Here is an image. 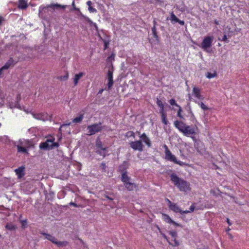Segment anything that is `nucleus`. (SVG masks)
Instances as JSON below:
<instances>
[{
    "mask_svg": "<svg viewBox=\"0 0 249 249\" xmlns=\"http://www.w3.org/2000/svg\"><path fill=\"white\" fill-rule=\"evenodd\" d=\"M15 172L17 175L18 178H21L25 175V168L24 166H21L15 169Z\"/></svg>",
    "mask_w": 249,
    "mask_h": 249,
    "instance_id": "12",
    "label": "nucleus"
},
{
    "mask_svg": "<svg viewBox=\"0 0 249 249\" xmlns=\"http://www.w3.org/2000/svg\"><path fill=\"white\" fill-rule=\"evenodd\" d=\"M130 179V177L127 176V173L122 174L121 180L124 184L127 183V182H129Z\"/></svg>",
    "mask_w": 249,
    "mask_h": 249,
    "instance_id": "25",
    "label": "nucleus"
},
{
    "mask_svg": "<svg viewBox=\"0 0 249 249\" xmlns=\"http://www.w3.org/2000/svg\"><path fill=\"white\" fill-rule=\"evenodd\" d=\"M4 21V18L0 16V26L1 25L2 22Z\"/></svg>",
    "mask_w": 249,
    "mask_h": 249,
    "instance_id": "58",
    "label": "nucleus"
},
{
    "mask_svg": "<svg viewBox=\"0 0 249 249\" xmlns=\"http://www.w3.org/2000/svg\"><path fill=\"white\" fill-rule=\"evenodd\" d=\"M177 22H178L181 25H184V24H185V22H184V21L181 20H180L179 19H178V20Z\"/></svg>",
    "mask_w": 249,
    "mask_h": 249,
    "instance_id": "52",
    "label": "nucleus"
},
{
    "mask_svg": "<svg viewBox=\"0 0 249 249\" xmlns=\"http://www.w3.org/2000/svg\"><path fill=\"white\" fill-rule=\"evenodd\" d=\"M96 153L101 156H103V157H105L107 155V151H104L101 149H100V150H97L96 151Z\"/></svg>",
    "mask_w": 249,
    "mask_h": 249,
    "instance_id": "38",
    "label": "nucleus"
},
{
    "mask_svg": "<svg viewBox=\"0 0 249 249\" xmlns=\"http://www.w3.org/2000/svg\"><path fill=\"white\" fill-rule=\"evenodd\" d=\"M17 147L18 152L29 154L27 149L26 147H24L23 145H17Z\"/></svg>",
    "mask_w": 249,
    "mask_h": 249,
    "instance_id": "27",
    "label": "nucleus"
},
{
    "mask_svg": "<svg viewBox=\"0 0 249 249\" xmlns=\"http://www.w3.org/2000/svg\"><path fill=\"white\" fill-rule=\"evenodd\" d=\"M84 118V114H80L79 116L76 117L72 120L74 123H80Z\"/></svg>",
    "mask_w": 249,
    "mask_h": 249,
    "instance_id": "32",
    "label": "nucleus"
},
{
    "mask_svg": "<svg viewBox=\"0 0 249 249\" xmlns=\"http://www.w3.org/2000/svg\"><path fill=\"white\" fill-rule=\"evenodd\" d=\"M193 92L195 96L198 99H202L203 97L200 94V89L198 88L194 87L193 89Z\"/></svg>",
    "mask_w": 249,
    "mask_h": 249,
    "instance_id": "19",
    "label": "nucleus"
},
{
    "mask_svg": "<svg viewBox=\"0 0 249 249\" xmlns=\"http://www.w3.org/2000/svg\"><path fill=\"white\" fill-rule=\"evenodd\" d=\"M164 147L165 148V153L166 160L171 161H173L174 163L178 164L180 166L185 165V164L184 162L179 160H177L175 156L172 154L171 152L169 150L168 147L166 145H164Z\"/></svg>",
    "mask_w": 249,
    "mask_h": 249,
    "instance_id": "7",
    "label": "nucleus"
},
{
    "mask_svg": "<svg viewBox=\"0 0 249 249\" xmlns=\"http://www.w3.org/2000/svg\"><path fill=\"white\" fill-rule=\"evenodd\" d=\"M126 136L127 137H133L134 138H135V133L133 131H130L127 132L126 133Z\"/></svg>",
    "mask_w": 249,
    "mask_h": 249,
    "instance_id": "42",
    "label": "nucleus"
},
{
    "mask_svg": "<svg viewBox=\"0 0 249 249\" xmlns=\"http://www.w3.org/2000/svg\"><path fill=\"white\" fill-rule=\"evenodd\" d=\"M87 129L88 130V135L89 136L101 132L103 129L102 123L100 122L98 124H93L88 125L87 127Z\"/></svg>",
    "mask_w": 249,
    "mask_h": 249,
    "instance_id": "6",
    "label": "nucleus"
},
{
    "mask_svg": "<svg viewBox=\"0 0 249 249\" xmlns=\"http://www.w3.org/2000/svg\"><path fill=\"white\" fill-rule=\"evenodd\" d=\"M168 201V206L170 210L175 213H179L181 212L180 208L175 203H172L169 199H167Z\"/></svg>",
    "mask_w": 249,
    "mask_h": 249,
    "instance_id": "13",
    "label": "nucleus"
},
{
    "mask_svg": "<svg viewBox=\"0 0 249 249\" xmlns=\"http://www.w3.org/2000/svg\"><path fill=\"white\" fill-rule=\"evenodd\" d=\"M6 230L10 231H15L17 228L16 225L13 224L12 223H7L5 226Z\"/></svg>",
    "mask_w": 249,
    "mask_h": 249,
    "instance_id": "23",
    "label": "nucleus"
},
{
    "mask_svg": "<svg viewBox=\"0 0 249 249\" xmlns=\"http://www.w3.org/2000/svg\"><path fill=\"white\" fill-rule=\"evenodd\" d=\"M17 63L16 61H15L12 58H10L8 61L5 63V64L3 66V69H5L7 70L10 67H13L15 64Z\"/></svg>",
    "mask_w": 249,
    "mask_h": 249,
    "instance_id": "16",
    "label": "nucleus"
},
{
    "mask_svg": "<svg viewBox=\"0 0 249 249\" xmlns=\"http://www.w3.org/2000/svg\"><path fill=\"white\" fill-rule=\"evenodd\" d=\"M87 4L88 5V10L90 13H96L97 10L91 6L92 2L90 0H89L87 2Z\"/></svg>",
    "mask_w": 249,
    "mask_h": 249,
    "instance_id": "31",
    "label": "nucleus"
},
{
    "mask_svg": "<svg viewBox=\"0 0 249 249\" xmlns=\"http://www.w3.org/2000/svg\"><path fill=\"white\" fill-rule=\"evenodd\" d=\"M177 116L178 117H179L180 119L181 120H185V118L184 117H183V116L182 115L181 113H179V112H177Z\"/></svg>",
    "mask_w": 249,
    "mask_h": 249,
    "instance_id": "45",
    "label": "nucleus"
},
{
    "mask_svg": "<svg viewBox=\"0 0 249 249\" xmlns=\"http://www.w3.org/2000/svg\"><path fill=\"white\" fill-rule=\"evenodd\" d=\"M171 19L172 22L174 24L175 22H177L178 20V18L175 16V15L172 12L171 14Z\"/></svg>",
    "mask_w": 249,
    "mask_h": 249,
    "instance_id": "34",
    "label": "nucleus"
},
{
    "mask_svg": "<svg viewBox=\"0 0 249 249\" xmlns=\"http://www.w3.org/2000/svg\"><path fill=\"white\" fill-rule=\"evenodd\" d=\"M18 7L22 9H25L27 7V2L25 0H19Z\"/></svg>",
    "mask_w": 249,
    "mask_h": 249,
    "instance_id": "30",
    "label": "nucleus"
},
{
    "mask_svg": "<svg viewBox=\"0 0 249 249\" xmlns=\"http://www.w3.org/2000/svg\"><path fill=\"white\" fill-rule=\"evenodd\" d=\"M231 230V229L229 227L228 228V229H227V230H226V232H227V234L229 233V231Z\"/></svg>",
    "mask_w": 249,
    "mask_h": 249,
    "instance_id": "62",
    "label": "nucleus"
},
{
    "mask_svg": "<svg viewBox=\"0 0 249 249\" xmlns=\"http://www.w3.org/2000/svg\"><path fill=\"white\" fill-rule=\"evenodd\" d=\"M84 75V73L81 72H79L78 74H76L74 76V84L75 86H76L79 80Z\"/></svg>",
    "mask_w": 249,
    "mask_h": 249,
    "instance_id": "28",
    "label": "nucleus"
},
{
    "mask_svg": "<svg viewBox=\"0 0 249 249\" xmlns=\"http://www.w3.org/2000/svg\"><path fill=\"white\" fill-rule=\"evenodd\" d=\"M170 104L171 106H175L178 107L179 105L177 104L176 100L174 99H171L169 101Z\"/></svg>",
    "mask_w": 249,
    "mask_h": 249,
    "instance_id": "39",
    "label": "nucleus"
},
{
    "mask_svg": "<svg viewBox=\"0 0 249 249\" xmlns=\"http://www.w3.org/2000/svg\"><path fill=\"white\" fill-rule=\"evenodd\" d=\"M161 119H162V122L164 124H168V121L166 119V113H163L161 114Z\"/></svg>",
    "mask_w": 249,
    "mask_h": 249,
    "instance_id": "35",
    "label": "nucleus"
},
{
    "mask_svg": "<svg viewBox=\"0 0 249 249\" xmlns=\"http://www.w3.org/2000/svg\"><path fill=\"white\" fill-rule=\"evenodd\" d=\"M128 167V162L124 161L118 167V171L122 174L127 173L126 170Z\"/></svg>",
    "mask_w": 249,
    "mask_h": 249,
    "instance_id": "14",
    "label": "nucleus"
},
{
    "mask_svg": "<svg viewBox=\"0 0 249 249\" xmlns=\"http://www.w3.org/2000/svg\"><path fill=\"white\" fill-rule=\"evenodd\" d=\"M69 205H70V206H74L75 207H78L76 203H74V202H70V203H69Z\"/></svg>",
    "mask_w": 249,
    "mask_h": 249,
    "instance_id": "56",
    "label": "nucleus"
},
{
    "mask_svg": "<svg viewBox=\"0 0 249 249\" xmlns=\"http://www.w3.org/2000/svg\"><path fill=\"white\" fill-rule=\"evenodd\" d=\"M226 221H227V223L228 224V225L229 226H231L232 225V223L231 222V221L229 219V218H226Z\"/></svg>",
    "mask_w": 249,
    "mask_h": 249,
    "instance_id": "55",
    "label": "nucleus"
},
{
    "mask_svg": "<svg viewBox=\"0 0 249 249\" xmlns=\"http://www.w3.org/2000/svg\"><path fill=\"white\" fill-rule=\"evenodd\" d=\"M140 138H141V141L144 142L148 147H150L151 146V142L150 139L146 136L145 133H143L140 136Z\"/></svg>",
    "mask_w": 249,
    "mask_h": 249,
    "instance_id": "15",
    "label": "nucleus"
},
{
    "mask_svg": "<svg viewBox=\"0 0 249 249\" xmlns=\"http://www.w3.org/2000/svg\"><path fill=\"white\" fill-rule=\"evenodd\" d=\"M104 89H100L99 92H98V94H101L102 93V92L103 91Z\"/></svg>",
    "mask_w": 249,
    "mask_h": 249,
    "instance_id": "64",
    "label": "nucleus"
},
{
    "mask_svg": "<svg viewBox=\"0 0 249 249\" xmlns=\"http://www.w3.org/2000/svg\"><path fill=\"white\" fill-rule=\"evenodd\" d=\"M222 40L226 42H229V40H228V36L226 35H224L222 38Z\"/></svg>",
    "mask_w": 249,
    "mask_h": 249,
    "instance_id": "47",
    "label": "nucleus"
},
{
    "mask_svg": "<svg viewBox=\"0 0 249 249\" xmlns=\"http://www.w3.org/2000/svg\"><path fill=\"white\" fill-rule=\"evenodd\" d=\"M104 196H105V198H106L107 199L110 200L111 201H112L114 198V196L113 194L109 193L107 192H106V194H105L104 195Z\"/></svg>",
    "mask_w": 249,
    "mask_h": 249,
    "instance_id": "33",
    "label": "nucleus"
},
{
    "mask_svg": "<svg viewBox=\"0 0 249 249\" xmlns=\"http://www.w3.org/2000/svg\"><path fill=\"white\" fill-rule=\"evenodd\" d=\"M217 75V73L216 71H214L213 73H211L210 72H207L206 76L208 78H213Z\"/></svg>",
    "mask_w": 249,
    "mask_h": 249,
    "instance_id": "37",
    "label": "nucleus"
},
{
    "mask_svg": "<svg viewBox=\"0 0 249 249\" xmlns=\"http://www.w3.org/2000/svg\"><path fill=\"white\" fill-rule=\"evenodd\" d=\"M213 39L214 37L212 36H205L201 44V47L204 51L209 53H212V50L211 49V47L212 46Z\"/></svg>",
    "mask_w": 249,
    "mask_h": 249,
    "instance_id": "5",
    "label": "nucleus"
},
{
    "mask_svg": "<svg viewBox=\"0 0 249 249\" xmlns=\"http://www.w3.org/2000/svg\"><path fill=\"white\" fill-rule=\"evenodd\" d=\"M104 49H106L107 48L108 42H107L106 40H104Z\"/></svg>",
    "mask_w": 249,
    "mask_h": 249,
    "instance_id": "50",
    "label": "nucleus"
},
{
    "mask_svg": "<svg viewBox=\"0 0 249 249\" xmlns=\"http://www.w3.org/2000/svg\"><path fill=\"white\" fill-rule=\"evenodd\" d=\"M55 138L53 136H49L46 141L42 142L39 144V148L43 150H50L59 146L58 142H54Z\"/></svg>",
    "mask_w": 249,
    "mask_h": 249,
    "instance_id": "4",
    "label": "nucleus"
},
{
    "mask_svg": "<svg viewBox=\"0 0 249 249\" xmlns=\"http://www.w3.org/2000/svg\"><path fill=\"white\" fill-rule=\"evenodd\" d=\"M96 147L97 148L101 149L102 150L107 151V147H103L102 142L99 140H97L96 142Z\"/></svg>",
    "mask_w": 249,
    "mask_h": 249,
    "instance_id": "29",
    "label": "nucleus"
},
{
    "mask_svg": "<svg viewBox=\"0 0 249 249\" xmlns=\"http://www.w3.org/2000/svg\"><path fill=\"white\" fill-rule=\"evenodd\" d=\"M173 241H174V244H171V243H169V244L174 247H178L179 245V242L178 240H177L176 238L174 239Z\"/></svg>",
    "mask_w": 249,
    "mask_h": 249,
    "instance_id": "43",
    "label": "nucleus"
},
{
    "mask_svg": "<svg viewBox=\"0 0 249 249\" xmlns=\"http://www.w3.org/2000/svg\"><path fill=\"white\" fill-rule=\"evenodd\" d=\"M20 222L21 223L22 229H24L27 227V220L26 219L20 220Z\"/></svg>",
    "mask_w": 249,
    "mask_h": 249,
    "instance_id": "36",
    "label": "nucleus"
},
{
    "mask_svg": "<svg viewBox=\"0 0 249 249\" xmlns=\"http://www.w3.org/2000/svg\"><path fill=\"white\" fill-rule=\"evenodd\" d=\"M130 147L135 150L142 151L144 145L142 143V141L138 140L130 142Z\"/></svg>",
    "mask_w": 249,
    "mask_h": 249,
    "instance_id": "9",
    "label": "nucleus"
},
{
    "mask_svg": "<svg viewBox=\"0 0 249 249\" xmlns=\"http://www.w3.org/2000/svg\"><path fill=\"white\" fill-rule=\"evenodd\" d=\"M170 235L174 238V239L176 238L177 236V232L174 231H169Z\"/></svg>",
    "mask_w": 249,
    "mask_h": 249,
    "instance_id": "41",
    "label": "nucleus"
},
{
    "mask_svg": "<svg viewBox=\"0 0 249 249\" xmlns=\"http://www.w3.org/2000/svg\"><path fill=\"white\" fill-rule=\"evenodd\" d=\"M162 219L166 223H168L169 224H172L176 226H178V227L182 228V226L181 224H178V223L176 222L175 221H174V220H173L168 214H165V213H162Z\"/></svg>",
    "mask_w": 249,
    "mask_h": 249,
    "instance_id": "11",
    "label": "nucleus"
},
{
    "mask_svg": "<svg viewBox=\"0 0 249 249\" xmlns=\"http://www.w3.org/2000/svg\"><path fill=\"white\" fill-rule=\"evenodd\" d=\"M71 122H70V123H68V124H62V125H61V127H60V128H59V130H61V127H63V126H67V125H71Z\"/></svg>",
    "mask_w": 249,
    "mask_h": 249,
    "instance_id": "53",
    "label": "nucleus"
},
{
    "mask_svg": "<svg viewBox=\"0 0 249 249\" xmlns=\"http://www.w3.org/2000/svg\"><path fill=\"white\" fill-rule=\"evenodd\" d=\"M0 213H3L6 216L10 215V209L5 208L3 206H0Z\"/></svg>",
    "mask_w": 249,
    "mask_h": 249,
    "instance_id": "18",
    "label": "nucleus"
},
{
    "mask_svg": "<svg viewBox=\"0 0 249 249\" xmlns=\"http://www.w3.org/2000/svg\"><path fill=\"white\" fill-rule=\"evenodd\" d=\"M49 195L51 196V197H53L54 196V193L53 192H50L49 193Z\"/></svg>",
    "mask_w": 249,
    "mask_h": 249,
    "instance_id": "61",
    "label": "nucleus"
},
{
    "mask_svg": "<svg viewBox=\"0 0 249 249\" xmlns=\"http://www.w3.org/2000/svg\"><path fill=\"white\" fill-rule=\"evenodd\" d=\"M170 180L180 191L186 192L190 190V184L187 181L179 178L176 174L172 173L170 176Z\"/></svg>",
    "mask_w": 249,
    "mask_h": 249,
    "instance_id": "2",
    "label": "nucleus"
},
{
    "mask_svg": "<svg viewBox=\"0 0 249 249\" xmlns=\"http://www.w3.org/2000/svg\"><path fill=\"white\" fill-rule=\"evenodd\" d=\"M40 234L44 235L46 239L52 242L53 243L54 242L56 238L50 234H48L43 232H41Z\"/></svg>",
    "mask_w": 249,
    "mask_h": 249,
    "instance_id": "26",
    "label": "nucleus"
},
{
    "mask_svg": "<svg viewBox=\"0 0 249 249\" xmlns=\"http://www.w3.org/2000/svg\"><path fill=\"white\" fill-rule=\"evenodd\" d=\"M178 107V109L177 112L181 113L182 112V108L179 105Z\"/></svg>",
    "mask_w": 249,
    "mask_h": 249,
    "instance_id": "59",
    "label": "nucleus"
},
{
    "mask_svg": "<svg viewBox=\"0 0 249 249\" xmlns=\"http://www.w3.org/2000/svg\"><path fill=\"white\" fill-rule=\"evenodd\" d=\"M200 107H201L202 109H203L204 110L208 109V107L202 102L200 103Z\"/></svg>",
    "mask_w": 249,
    "mask_h": 249,
    "instance_id": "44",
    "label": "nucleus"
},
{
    "mask_svg": "<svg viewBox=\"0 0 249 249\" xmlns=\"http://www.w3.org/2000/svg\"><path fill=\"white\" fill-rule=\"evenodd\" d=\"M228 234L229 237V238L230 239H232L233 238V236H232V235L231 234L228 233Z\"/></svg>",
    "mask_w": 249,
    "mask_h": 249,
    "instance_id": "63",
    "label": "nucleus"
},
{
    "mask_svg": "<svg viewBox=\"0 0 249 249\" xmlns=\"http://www.w3.org/2000/svg\"><path fill=\"white\" fill-rule=\"evenodd\" d=\"M100 167H101V168L102 170L105 171L106 168V164L105 163H104V162L102 163L101 164V165H100Z\"/></svg>",
    "mask_w": 249,
    "mask_h": 249,
    "instance_id": "46",
    "label": "nucleus"
},
{
    "mask_svg": "<svg viewBox=\"0 0 249 249\" xmlns=\"http://www.w3.org/2000/svg\"><path fill=\"white\" fill-rule=\"evenodd\" d=\"M67 5H61L59 4H51L46 6H40L39 9V17L43 19H47L52 14V11L55 9H58L62 8L65 9Z\"/></svg>",
    "mask_w": 249,
    "mask_h": 249,
    "instance_id": "1",
    "label": "nucleus"
},
{
    "mask_svg": "<svg viewBox=\"0 0 249 249\" xmlns=\"http://www.w3.org/2000/svg\"><path fill=\"white\" fill-rule=\"evenodd\" d=\"M20 143H21V144L23 145L24 146V147H26L27 149V150L28 149H29L30 148V147L31 146V144L30 143L29 141H26L25 142V144H24L22 142H20Z\"/></svg>",
    "mask_w": 249,
    "mask_h": 249,
    "instance_id": "40",
    "label": "nucleus"
},
{
    "mask_svg": "<svg viewBox=\"0 0 249 249\" xmlns=\"http://www.w3.org/2000/svg\"><path fill=\"white\" fill-rule=\"evenodd\" d=\"M72 6H73V8L74 10H75V11H78V10H79V8H76V7H75V4H74V1H73L72 3Z\"/></svg>",
    "mask_w": 249,
    "mask_h": 249,
    "instance_id": "51",
    "label": "nucleus"
},
{
    "mask_svg": "<svg viewBox=\"0 0 249 249\" xmlns=\"http://www.w3.org/2000/svg\"><path fill=\"white\" fill-rule=\"evenodd\" d=\"M68 74L66 75H65V76H61L60 79L61 80H66L68 79Z\"/></svg>",
    "mask_w": 249,
    "mask_h": 249,
    "instance_id": "48",
    "label": "nucleus"
},
{
    "mask_svg": "<svg viewBox=\"0 0 249 249\" xmlns=\"http://www.w3.org/2000/svg\"><path fill=\"white\" fill-rule=\"evenodd\" d=\"M90 25H92L93 26V27H94L95 29L97 30H98V27H97V24L95 23H94L92 22V23H89Z\"/></svg>",
    "mask_w": 249,
    "mask_h": 249,
    "instance_id": "49",
    "label": "nucleus"
},
{
    "mask_svg": "<svg viewBox=\"0 0 249 249\" xmlns=\"http://www.w3.org/2000/svg\"><path fill=\"white\" fill-rule=\"evenodd\" d=\"M157 104L160 108V114L165 113L164 111V104L162 103V102L159 99L157 98Z\"/></svg>",
    "mask_w": 249,
    "mask_h": 249,
    "instance_id": "24",
    "label": "nucleus"
},
{
    "mask_svg": "<svg viewBox=\"0 0 249 249\" xmlns=\"http://www.w3.org/2000/svg\"><path fill=\"white\" fill-rule=\"evenodd\" d=\"M195 206L193 205H191L190 206V209H190V211H189L190 212H193L194 211V210H195Z\"/></svg>",
    "mask_w": 249,
    "mask_h": 249,
    "instance_id": "54",
    "label": "nucleus"
},
{
    "mask_svg": "<svg viewBox=\"0 0 249 249\" xmlns=\"http://www.w3.org/2000/svg\"><path fill=\"white\" fill-rule=\"evenodd\" d=\"M153 23H154V26L152 28V35H153L154 37L156 39V40L159 41V37L158 36L157 30L156 28V24L157 22L155 20H154Z\"/></svg>",
    "mask_w": 249,
    "mask_h": 249,
    "instance_id": "21",
    "label": "nucleus"
},
{
    "mask_svg": "<svg viewBox=\"0 0 249 249\" xmlns=\"http://www.w3.org/2000/svg\"><path fill=\"white\" fill-rule=\"evenodd\" d=\"M53 243L59 248L66 247L68 245V242L67 241H58L56 239H55Z\"/></svg>",
    "mask_w": 249,
    "mask_h": 249,
    "instance_id": "20",
    "label": "nucleus"
},
{
    "mask_svg": "<svg viewBox=\"0 0 249 249\" xmlns=\"http://www.w3.org/2000/svg\"><path fill=\"white\" fill-rule=\"evenodd\" d=\"M174 124L180 132L187 137L195 135L196 133L194 127L187 125L181 121L176 120L174 122Z\"/></svg>",
    "mask_w": 249,
    "mask_h": 249,
    "instance_id": "3",
    "label": "nucleus"
},
{
    "mask_svg": "<svg viewBox=\"0 0 249 249\" xmlns=\"http://www.w3.org/2000/svg\"><path fill=\"white\" fill-rule=\"evenodd\" d=\"M78 12L77 15L79 18L80 19H82L83 18L87 22L89 23H92V21L87 17L85 16L80 11V9L79 10L77 11Z\"/></svg>",
    "mask_w": 249,
    "mask_h": 249,
    "instance_id": "17",
    "label": "nucleus"
},
{
    "mask_svg": "<svg viewBox=\"0 0 249 249\" xmlns=\"http://www.w3.org/2000/svg\"><path fill=\"white\" fill-rule=\"evenodd\" d=\"M190 213L189 211H182L181 210V212H179L181 214L187 213Z\"/></svg>",
    "mask_w": 249,
    "mask_h": 249,
    "instance_id": "57",
    "label": "nucleus"
},
{
    "mask_svg": "<svg viewBox=\"0 0 249 249\" xmlns=\"http://www.w3.org/2000/svg\"><path fill=\"white\" fill-rule=\"evenodd\" d=\"M34 117L37 120L45 121L46 120H51V116H49L47 113H36L33 114Z\"/></svg>",
    "mask_w": 249,
    "mask_h": 249,
    "instance_id": "10",
    "label": "nucleus"
},
{
    "mask_svg": "<svg viewBox=\"0 0 249 249\" xmlns=\"http://www.w3.org/2000/svg\"><path fill=\"white\" fill-rule=\"evenodd\" d=\"M6 70L5 69H3V66L0 69V76L2 74L3 71Z\"/></svg>",
    "mask_w": 249,
    "mask_h": 249,
    "instance_id": "60",
    "label": "nucleus"
},
{
    "mask_svg": "<svg viewBox=\"0 0 249 249\" xmlns=\"http://www.w3.org/2000/svg\"><path fill=\"white\" fill-rule=\"evenodd\" d=\"M124 185L128 191H132L134 188L137 186L135 183L130 182V181L127 182V183L124 184Z\"/></svg>",
    "mask_w": 249,
    "mask_h": 249,
    "instance_id": "22",
    "label": "nucleus"
},
{
    "mask_svg": "<svg viewBox=\"0 0 249 249\" xmlns=\"http://www.w3.org/2000/svg\"><path fill=\"white\" fill-rule=\"evenodd\" d=\"M113 68L112 64L111 65V68H109L108 72H107V80L108 83L107 84V89L108 90H110L113 85L114 81L113 80Z\"/></svg>",
    "mask_w": 249,
    "mask_h": 249,
    "instance_id": "8",
    "label": "nucleus"
}]
</instances>
